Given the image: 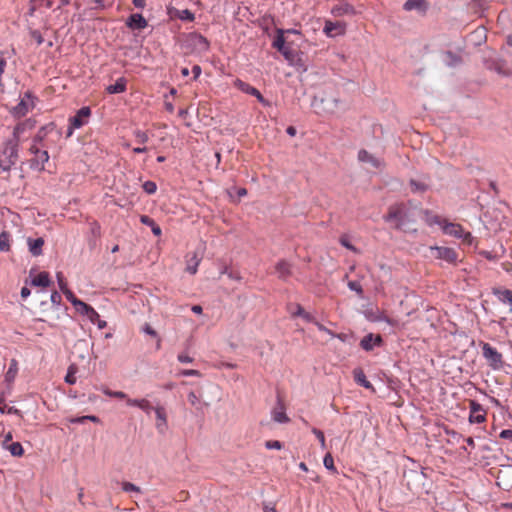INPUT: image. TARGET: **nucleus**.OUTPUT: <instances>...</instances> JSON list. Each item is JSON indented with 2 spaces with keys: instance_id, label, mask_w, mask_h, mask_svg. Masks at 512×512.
<instances>
[{
  "instance_id": "1",
  "label": "nucleus",
  "mask_w": 512,
  "mask_h": 512,
  "mask_svg": "<svg viewBox=\"0 0 512 512\" xmlns=\"http://www.w3.org/2000/svg\"><path fill=\"white\" fill-rule=\"evenodd\" d=\"M34 122L30 119L19 123L13 130V137L7 140L3 147L0 149V168L3 171H10L11 167L15 165L18 160V146L20 141V134L26 129H32Z\"/></svg>"
},
{
  "instance_id": "2",
  "label": "nucleus",
  "mask_w": 512,
  "mask_h": 512,
  "mask_svg": "<svg viewBox=\"0 0 512 512\" xmlns=\"http://www.w3.org/2000/svg\"><path fill=\"white\" fill-rule=\"evenodd\" d=\"M415 210L411 202L395 203L389 206L388 212L383 216V219L385 222H394V228L402 230L408 224L416 221Z\"/></svg>"
},
{
  "instance_id": "3",
  "label": "nucleus",
  "mask_w": 512,
  "mask_h": 512,
  "mask_svg": "<svg viewBox=\"0 0 512 512\" xmlns=\"http://www.w3.org/2000/svg\"><path fill=\"white\" fill-rule=\"evenodd\" d=\"M482 355L493 370H499L503 367L502 354L489 343H482Z\"/></svg>"
},
{
  "instance_id": "4",
  "label": "nucleus",
  "mask_w": 512,
  "mask_h": 512,
  "mask_svg": "<svg viewBox=\"0 0 512 512\" xmlns=\"http://www.w3.org/2000/svg\"><path fill=\"white\" fill-rule=\"evenodd\" d=\"M34 107L33 96L30 92H26L20 102L12 108L11 113L15 117L25 116L30 109Z\"/></svg>"
},
{
  "instance_id": "5",
  "label": "nucleus",
  "mask_w": 512,
  "mask_h": 512,
  "mask_svg": "<svg viewBox=\"0 0 512 512\" xmlns=\"http://www.w3.org/2000/svg\"><path fill=\"white\" fill-rule=\"evenodd\" d=\"M187 43L200 53L208 51L210 47L209 41L198 33H190L187 36Z\"/></svg>"
},
{
  "instance_id": "6",
  "label": "nucleus",
  "mask_w": 512,
  "mask_h": 512,
  "mask_svg": "<svg viewBox=\"0 0 512 512\" xmlns=\"http://www.w3.org/2000/svg\"><path fill=\"white\" fill-rule=\"evenodd\" d=\"M432 251L436 252L435 258L445 260L448 263L455 264L457 262L458 254L450 247L434 246L430 247Z\"/></svg>"
},
{
  "instance_id": "7",
  "label": "nucleus",
  "mask_w": 512,
  "mask_h": 512,
  "mask_svg": "<svg viewBox=\"0 0 512 512\" xmlns=\"http://www.w3.org/2000/svg\"><path fill=\"white\" fill-rule=\"evenodd\" d=\"M234 87H236L237 89H239L243 93H246V94H249V95H252V96L256 97L257 100L260 103H262L263 105H268V102L266 101V99L263 97V95L260 93V91L258 89H256L255 87L251 86L250 84L242 81L241 79H236L234 81Z\"/></svg>"
},
{
  "instance_id": "8",
  "label": "nucleus",
  "mask_w": 512,
  "mask_h": 512,
  "mask_svg": "<svg viewBox=\"0 0 512 512\" xmlns=\"http://www.w3.org/2000/svg\"><path fill=\"white\" fill-rule=\"evenodd\" d=\"M469 408V421L471 423H483L486 420V411L480 403L475 400H470Z\"/></svg>"
},
{
  "instance_id": "9",
  "label": "nucleus",
  "mask_w": 512,
  "mask_h": 512,
  "mask_svg": "<svg viewBox=\"0 0 512 512\" xmlns=\"http://www.w3.org/2000/svg\"><path fill=\"white\" fill-rule=\"evenodd\" d=\"M442 230L445 234L454 236L456 238H467L471 236L469 232L466 234L464 233V229L460 224L450 223L445 219L443 220Z\"/></svg>"
},
{
  "instance_id": "10",
  "label": "nucleus",
  "mask_w": 512,
  "mask_h": 512,
  "mask_svg": "<svg viewBox=\"0 0 512 512\" xmlns=\"http://www.w3.org/2000/svg\"><path fill=\"white\" fill-rule=\"evenodd\" d=\"M90 115L91 109L89 107L80 108L76 115L70 119L71 129L82 127L87 122V119L90 117Z\"/></svg>"
},
{
  "instance_id": "11",
  "label": "nucleus",
  "mask_w": 512,
  "mask_h": 512,
  "mask_svg": "<svg viewBox=\"0 0 512 512\" xmlns=\"http://www.w3.org/2000/svg\"><path fill=\"white\" fill-rule=\"evenodd\" d=\"M346 25L343 22H332L330 20L325 21L324 33L328 37H335L337 35H343L345 33Z\"/></svg>"
},
{
  "instance_id": "12",
  "label": "nucleus",
  "mask_w": 512,
  "mask_h": 512,
  "mask_svg": "<svg viewBox=\"0 0 512 512\" xmlns=\"http://www.w3.org/2000/svg\"><path fill=\"white\" fill-rule=\"evenodd\" d=\"M48 160L49 154L47 150H42L30 159V168L36 171H43L45 169V163H47Z\"/></svg>"
},
{
  "instance_id": "13",
  "label": "nucleus",
  "mask_w": 512,
  "mask_h": 512,
  "mask_svg": "<svg viewBox=\"0 0 512 512\" xmlns=\"http://www.w3.org/2000/svg\"><path fill=\"white\" fill-rule=\"evenodd\" d=\"M126 25L133 30H141L147 26L146 19L138 13L132 14L126 21Z\"/></svg>"
},
{
  "instance_id": "14",
  "label": "nucleus",
  "mask_w": 512,
  "mask_h": 512,
  "mask_svg": "<svg viewBox=\"0 0 512 512\" xmlns=\"http://www.w3.org/2000/svg\"><path fill=\"white\" fill-rule=\"evenodd\" d=\"M382 343V338L380 335L374 337L372 333L364 336L360 341V347L365 351H371L374 345H380Z\"/></svg>"
},
{
  "instance_id": "15",
  "label": "nucleus",
  "mask_w": 512,
  "mask_h": 512,
  "mask_svg": "<svg viewBox=\"0 0 512 512\" xmlns=\"http://www.w3.org/2000/svg\"><path fill=\"white\" fill-rule=\"evenodd\" d=\"M275 270L278 274V278L284 281L292 275L291 265L286 260H280L277 262Z\"/></svg>"
},
{
  "instance_id": "16",
  "label": "nucleus",
  "mask_w": 512,
  "mask_h": 512,
  "mask_svg": "<svg viewBox=\"0 0 512 512\" xmlns=\"http://www.w3.org/2000/svg\"><path fill=\"white\" fill-rule=\"evenodd\" d=\"M358 160L360 162L369 163L374 168H380L382 166V162L365 149H361L358 152Z\"/></svg>"
},
{
  "instance_id": "17",
  "label": "nucleus",
  "mask_w": 512,
  "mask_h": 512,
  "mask_svg": "<svg viewBox=\"0 0 512 512\" xmlns=\"http://www.w3.org/2000/svg\"><path fill=\"white\" fill-rule=\"evenodd\" d=\"M27 243L29 246V251L33 256L42 255V253H43L42 247L44 246V243H45L44 239L42 237H39L36 239L28 238Z\"/></svg>"
},
{
  "instance_id": "18",
  "label": "nucleus",
  "mask_w": 512,
  "mask_h": 512,
  "mask_svg": "<svg viewBox=\"0 0 512 512\" xmlns=\"http://www.w3.org/2000/svg\"><path fill=\"white\" fill-rule=\"evenodd\" d=\"M353 376H354L355 382L358 385L363 386L367 389H371L372 391H375L373 385L367 380L366 375L362 368H355L353 370Z\"/></svg>"
},
{
  "instance_id": "19",
  "label": "nucleus",
  "mask_w": 512,
  "mask_h": 512,
  "mask_svg": "<svg viewBox=\"0 0 512 512\" xmlns=\"http://www.w3.org/2000/svg\"><path fill=\"white\" fill-rule=\"evenodd\" d=\"M331 13L336 17H340L343 15L355 14V9L352 5L348 3H342L339 5H335L331 9Z\"/></svg>"
},
{
  "instance_id": "20",
  "label": "nucleus",
  "mask_w": 512,
  "mask_h": 512,
  "mask_svg": "<svg viewBox=\"0 0 512 512\" xmlns=\"http://www.w3.org/2000/svg\"><path fill=\"white\" fill-rule=\"evenodd\" d=\"M55 128H56V126L54 123H49V124L41 127L38 130L37 134L35 135L33 142L42 143L46 139V137L49 133L55 132Z\"/></svg>"
},
{
  "instance_id": "21",
  "label": "nucleus",
  "mask_w": 512,
  "mask_h": 512,
  "mask_svg": "<svg viewBox=\"0 0 512 512\" xmlns=\"http://www.w3.org/2000/svg\"><path fill=\"white\" fill-rule=\"evenodd\" d=\"M428 180H429V176L428 175L424 176L423 181H418V180H415V179H410L409 185H410L411 191L414 192V193H417V192L424 193V192H426L429 189V185L427 183Z\"/></svg>"
},
{
  "instance_id": "22",
  "label": "nucleus",
  "mask_w": 512,
  "mask_h": 512,
  "mask_svg": "<svg viewBox=\"0 0 512 512\" xmlns=\"http://www.w3.org/2000/svg\"><path fill=\"white\" fill-rule=\"evenodd\" d=\"M492 293L503 303L512 306V290L505 288H493Z\"/></svg>"
},
{
  "instance_id": "23",
  "label": "nucleus",
  "mask_w": 512,
  "mask_h": 512,
  "mask_svg": "<svg viewBox=\"0 0 512 512\" xmlns=\"http://www.w3.org/2000/svg\"><path fill=\"white\" fill-rule=\"evenodd\" d=\"M491 69L495 70L499 75L509 77L512 75V70L507 66L505 60L493 61Z\"/></svg>"
},
{
  "instance_id": "24",
  "label": "nucleus",
  "mask_w": 512,
  "mask_h": 512,
  "mask_svg": "<svg viewBox=\"0 0 512 512\" xmlns=\"http://www.w3.org/2000/svg\"><path fill=\"white\" fill-rule=\"evenodd\" d=\"M52 284V281L50 279V275L48 272H40L37 276H35L31 280L32 286H41V287H49Z\"/></svg>"
},
{
  "instance_id": "25",
  "label": "nucleus",
  "mask_w": 512,
  "mask_h": 512,
  "mask_svg": "<svg viewBox=\"0 0 512 512\" xmlns=\"http://www.w3.org/2000/svg\"><path fill=\"white\" fill-rule=\"evenodd\" d=\"M126 86V78L120 77L115 84L107 86L106 91L108 94H119L126 91Z\"/></svg>"
},
{
  "instance_id": "26",
  "label": "nucleus",
  "mask_w": 512,
  "mask_h": 512,
  "mask_svg": "<svg viewBox=\"0 0 512 512\" xmlns=\"http://www.w3.org/2000/svg\"><path fill=\"white\" fill-rule=\"evenodd\" d=\"M421 213L423 214V218L425 220V222L429 225V226H433V225H440L442 227L443 225V220L441 219L440 216L434 214L432 211L430 210H421Z\"/></svg>"
},
{
  "instance_id": "27",
  "label": "nucleus",
  "mask_w": 512,
  "mask_h": 512,
  "mask_svg": "<svg viewBox=\"0 0 512 512\" xmlns=\"http://www.w3.org/2000/svg\"><path fill=\"white\" fill-rule=\"evenodd\" d=\"M273 46L278 49L286 58H289L290 51L288 50V47L285 46V39L282 33H279L274 42Z\"/></svg>"
},
{
  "instance_id": "28",
  "label": "nucleus",
  "mask_w": 512,
  "mask_h": 512,
  "mask_svg": "<svg viewBox=\"0 0 512 512\" xmlns=\"http://www.w3.org/2000/svg\"><path fill=\"white\" fill-rule=\"evenodd\" d=\"M140 222L142 224H144V225L149 226V228H151V230H152V232H153V234L155 236H160L161 235L162 231H161L160 226L158 224H156V222L152 218H150L149 216L142 215L140 217Z\"/></svg>"
},
{
  "instance_id": "29",
  "label": "nucleus",
  "mask_w": 512,
  "mask_h": 512,
  "mask_svg": "<svg viewBox=\"0 0 512 512\" xmlns=\"http://www.w3.org/2000/svg\"><path fill=\"white\" fill-rule=\"evenodd\" d=\"M403 7L406 11L413 9L426 11L427 5L425 0H407Z\"/></svg>"
},
{
  "instance_id": "30",
  "label": "nucleus",
  "mask_w": 512,
  "mask_h": 512,
  "mask_svg": "<svg viewBox=\"0 0 512 512\" xmlns=\"http://www.w3.org/2000/svg\"><path fill=\"white\" fill-rule=\"evenodd\" d=\"M127 404L130 406H137L147 413L153 409L150 402L146 399H128Z\"/></svg>"
},
{
  "instance_id": "31",
  "label": "nucleus",
  "mask_w": 512,
  "mask_h": 512,
  "mask_svg": "<svg viewBox=\"0 0 512 512\" xmlns=\"http://www.w3.org/2000/svg\"><path fill=\"white\" fill-rule=\"evenodd\" d=\"M18 367H17V361L15 359L11 360L10 366L8 371L5 375V381L8 383H11L14 381L16 375H17Z\"/></svg>"
},
{
  "instance_id": "32",
  "label": "nucleus",
  "mask_w": 512,
  "mask_h": 512,
  "mask_svg": "<svg viewBox=\"0 0 512 512\" xmlns=\"http://www.w3.org/2000/svg\"><path fill=\"white\" fill-rule=\"evenodd\" d=\"M200 263V258H198L197 254L194 253L190 259L187 260L186 271L190 274H195L197 272L198 265Z\"/></svg>"
},
{
  "instance_id": "33",
  "label": "nucleus",
  "mask_w": 512,
  "mask_h": 512,
  "mask_svg": "<svg viewBox=\"0 0 512 512\" xmlns=\"http://www.w3.org/2000/svg\"><path fill=\"white\" fill-rule=\"evenodd\" d=\"M10 250V234L7 231L0 233V251L8 252Z\"/></svg>"
},
{
  "instance_id": "34",
  "label": "nucleus",
  "mask_w": 512,
  "mask_h": 512,
  "mask_svg": "<svg viewBox=\"0 0 512 512\" xmlns=\"http://www.w3.org/2000/svg\"><path fill=\"white\" fill-rule=\"evenodd\" d=\"M154 411H155V414H156V417H157V420H158V423H157V427L160 428L161 426H166L167 425V417H166V411L163 407H156L154 408Z\"/></svg>"
},
{
  "instance_id": "35",
  "label": "nucleus",
  "mask_w": 512,
  "mask_h": 512,
  "mask_svg": "<svg viewBox=\"0 0 512 512\" xmlns=\"http://www.w3.org/2000/svg\"><path fill=\"white\" fill-rule=\"evenodd\" d=\"M273 420L278 423H287L289 418L287 417L284 407L281 405L280 410L275 409L272 413Z\"/></svg>"
},
{
  "instance_id": "36",
  "label": "nucleus",
  "mask_w": 512,
  "mask_h": 512,
  "mask_svg": "<svg viewBox=\"0 0 512 512\" xmlns=\"http://www.w3.org/2000/svg\"><path fill=\"white\" fill-rule=\"evenodd\" d=\"M13 456L20 457L24 453V449L20 442H14L5 447Z\"/></svg>"
},
{
  "instance_id": "37",
  "label": "nucleus",
  "mask_w": 512,
  "mask_h": 512,
  "mask_svg": "<svg viewBox=\"0 0 512 512\" xmlns=\"http://www.w3.org/2000/svg\"><path fill=\"white\" fill-rule=\"evenodd\" d=\"M446 58H447V64L449 66H456L458 64H460L462 62V58L460 55H457L455 53H453L452 51H447L446 52Z\"/></svg>"
},
{
  "instance_id": "38",
  "label": "nucleus",
  "mask_w": 512,
  "mask_h": 512,
  "mask_svg": "<svg viewBox=\"0 0 512 512\" xmlns=\"http://www.w3.org/2000/svg\"><path fill=\"white\" fill-rule=\"evenodd\" d=\"M323 463H324V466L332 471L333 473H336L337 472V469L334 465V459L331 455V453H327L325 456H324V459H323Z\"/></svg>"
},
{
  "instance_id": "39",
  "label": "nucleus",
  "mask_w": 512,
  "mask_h": 512,
  "mask_svg": "<svg viewBox=\"0 0 512 512\" xmlns=\"http://www.w3.org/2000/svg\"><path fill=\"white\" fill-rule=\"evenodd\" d=\"M92 307L88 304H86L85 302L83 301H79L77 302V305L75 306V309L77 310V312H79L80 314L82 315H85L88 314V312H91V309Z\"/></svg>"
},
{
  "instance_id": "40",
  "label": "nucleus",
  "mask_w": 512,
  "mask_h": 512,
  "mask_svg": "<svg viewBox=\"0 0 512 512\" xmlns=\"http://www.w3.org/2000/svg\"><path fill=\"white\" fill-rule=\"evenodd\" d=\"M178 17L181 20L193 21L195 19L194 14L189 9H184L178 12Z\"/></svg>"
},
{
  "instance_id": "41",
  "label": "nucleus",
  "mask_w": 512,
  "mask_h": 512,
  "mask_svg": "<svg viewBox=\"0 0 512 512\" xmlns=\"http://www.w3.org/2000/svg\"><path fill=\"white\" fill-rule=\"evenodd\" d=\"M76 367L74 365H71L68 369V373L65 377V382L68 384H74L76 382Z\"/></svg>"
},
{
  "instance_id": "42",
  "label": "nucleus",
  "mask_w": 512,
  "mask_h": 512,
  "mask_svg": "<svg viewBox=\"0 0 512 512\" xmlns=\"http://www.w3.org/2000/svg\"><path fill=\"white\" fill-rule=\"evenodd\" d=\"M134 136L136 138V141L140 144H144L149 140V136L145 131L136 130L134 132Z\"/></svg>"
},
{
  "instance_id": "43",
  "label": "nucleus",
  "mask_w": 512,
  "mask_h": 512,
  "mask_svg": "<svg viewBox=\"0 0 512 512\" xmlns=\"http://www.w3.org/2000/svg\"><path fill=\"white\" fill-rule=\"evenodd\" d=\"M142 187L147 194H153L156 192L157 189L156 183L150 180L144 182Z\"/></svg>"
},
{
  "instance_id": "44",
  "label": "nucleus",
  "mask_w": 512,
  "mask_h": 512,
  "mask_svg": "<svg viewBox=\"0 0 512 512\" xmlns=\"http://www.w3.org/2000/svg\"><path fill=\"white\" fill-rule=\"evenodd\" d=\"M188 401L189 403L196 407L197 409H201L200 405H201V402H200V399L199 397L195 394V392L191 391L189 394H188Z\"/></svg>"
},
{
  "instance_id": "45",
  "label": "nucleus",
  "mask_w": 512,
  "mask_h": 512,
  "mask_svg": "<svg viewBox=\"0 0 512 512\" xmlns=\"http://www.w3.org/2000/svg\"><path fill=\"white\" fill-rule=\"evenodd\" d=\"M62 292L67 298V300L70 301L74 307L77 305V302L80 301L69 288H65V290Z\"/></svg>"
},
{
  "instance_id": "46",
  "label": "nucleus",
  "mask_w": 512,
  "mask_h": 512,
  "mask_svg": "<svg viewBox=\"0 0 512 512\" xmlns=\"http://www.w3.org/2000/svg\"><path fill=\"white\" fill-rule=\"evenodd\" d=\"M339 242L342 246H344L345 248L353 251V252H357V248L351 244V242L349 241L348 237L346 235H343L340 237L339 239Z\"/></svg>"
},
{
  "instance_id": "47",
  "label": "nucleus",
  "mask_w": 512,
  "mask_h": 512,
  "mask_svg": "<svg viewBox=\"0 0 512 512\" xmlns=\"http://www.w3.org/2000/svg\"><path fill=\"white\" fill-rule=\"evenodd\" d=\"M90 230L92 235L97 239L101 236V227L97 221H93L90 223Z\"/></svg>"
},
{
  "instance_id": "48",
  "label": "nucleus",
  "mask_w": 512,
  "mask_h": 512,
  "mask_svg": "<svg viewBox=\"0 0 512 512\" xmlns=\"http://www.w3.org/2000/svg\"><path fill=\"white\" fill-rule=\"evenodd\" d=\"M122 489L125 491V492H130V491H134V492H140V488L136 485H134L133 483H130V482H122Z\"/></svg>"
},
{
  "instance_id": "49",
  "label": "nucleus",
  "mask_w": 512,
  "mask_h": 512,
  "mask_svg": "<svg viewBox=\"0 0 512 512\" xmlns=\"http://www.w3.org/2000/svg\"><path fill=\"white\" fill-rule=\"evenodd\" d=\"M56 277H57V282H58V285H59V288L61 291H64L65 288H68L66 279L64 278L62 272H58L56 274Z\"/></svg>"
},
{
  "instance_id": "50",
  "label": "nucleus",
  "mask_w": 512,
  "mask_h": 512,
  "mask_svg": "<svg viewBox=\"0 0 512 512\" xmlns=\"http://www.w3.org/2000/svg\"><path fill=\"white\" fill-rule=\"evenodd\" d=\"M348 286L351 290L353 291H356L359 295H361L363 293V289H362V286L359 282L357 281H350L348 283Z\"/></svg>"
},
{
  "instance_id": "51",
  "label": "nucleus",
  "mask_w": 512,
  "mask_h": 512,
  "mask_svg": "<svg viewBox=\"0 0 512 512\" xmlns=\"http://www.w3.org/2000/svg\"><path fill=\"white\" fill-rule=\"evenodd\" d=\"M265 446L268 449H281L282 443L278 440H270L265 443Z\"/></svg>"
},
{
  "instance_id": "52",
  "label": "nucleus",
  "mask_w": 512,
  "mask_h": 512,
  "mask_svg": "<svg viewBox=\"0 0 512 512\" xmlns=\"http://www.w3.org/2000/svg\"><path fill=\"white\" fill-rule=\"evenodd\" d=\"M312 432L317 437V439H319V441L321 443V446L325 447V436H324V433L321 430L317 429V428H313Z\"/></svg>"
},
{
  "instance_id": "53",
  "label": "nucleus",
  "mask_w": 512,
  "mask_h": 512,
  "mask_svg": "<svg viewBox=\"0 0 512 512\" xmlns=\"http://www.w3.org/2000/svg\"><path fill=\"white\" fill-rule=\"evenodd\" d=\"M31 37L37 42L38 45H41L44 41L41 33L37 30L31 31Z\"/></svg>"
},
{
  "instance_id": "54",
  "label": "nucleus",
  "mask_w": 512,
  "mask_h": 512,
  "mask_svg": "<svg viewBox=\"0 0 512 512\" xmlns=\"http://www.w3.org/2000/svg\"><path fill=\"white\" fill-rule=\"evenodd\" d=\"M143 331L152 337H158V333L148 323L143 326Z\"/></svg>"
},
{
  "instance_id": "55",
  "label": "nucleus",
  "mask_w": 512,
  "mask_h": 512,
  "mask_svg": "<svg viewBox=\"0 0 512 512\" xmlns=\"http://www.w3.org/2000/svg\"><path fill=\"white\" fill-rule=\"evenodd\" d=\"M50 298H51V302L55 305H59L62 300L61 295L57 291L52 292Z\"/></svg>"
},
{
  "instance_id": "56",
  "label": "nucleus",
  "mask_w": 512,
  "mask_h": 512,
  "mask_svg": "<svg viewBox=\"0 0 512 512\" xmlns=\"http://www.w3.org/2000/svg\"><path fill=\"white\" fill-rule=\"evenodd\" d=\"M90 310L91 312H88L86 316L90 319L91 322L95 323L96 320H99V314L93 307Z\"/></svg>"
},
{
  "instance_id": "57",
  "label": "nucleus",
  "mask_w": 512,
  "mask_h": 512,
  "mask_svg": "<svg viewBox=\"0 0 512 512\" xmlns=\"http://www.w3.org/2000/svg\"><path fill=\"white\" fill-rule=\"evenodd\" d=\"M500 437L502 439H506V440H509L512 442V430H510V429L502 430L500 433Z\"/></svg>"
},
{
  "instance_id": "58",
  "label": "nucleus",
  "mask_w": 512,
  "mask_h": 512,
  "mask_svg": "<svg viewBox=\"0 0 512 512\" xmlns=\"http://www.w3.org/2000/svg\"><path fill=\"white\" fill-rule=\"evenodd\" d=\"M181 374L183 376H197L199 377L201 374L198 370H194V369H187V370H183L181 372Z\"/></svg>"
},
{
  "instance_id": "59",
  "label": "nucleus",
  "mask_w": 512,
  "mask_h": 512,
  "mask_svg": "<svg viewBox=\"0 0 512 512\" xmlns=\"http://www.w3.org/2000/svg\"><path fill=\"white\" fill-rule=\"evenodd\" d=\"M107 394L112 397L119 398V399L126 398V394L122 391L107 392Z\"/></svg>"
},
{
  "instance_id": "60",
  "label": "nucleus",
  "mask_w": 512,
  "mask_h": 512,
  "mask_svg": "<svg viewBox=\"0 0 512 512\" xmlns=\"http://www.w3.org/2000/svg\"><path fill=\"white\" fill-rule=\"evenodd\" d=\"M178 360L181 363H191L193 361V359L190 356L185 355V354H179L178 355Z\"/></svg>"
},
{
  "instance_id": "61",
  "label": "nucleus",
  "mask_w": 512,
  "mask_h": 512,
  "mask_svg": "<svg viewBox=\"0 0 512 512\" xmlns=\"http://www.w3.org/2000/svg\"><path fill=\"white\" fill-rule=\"evenodd\" d=\"M295 307H296V311L292 312V316L293 317H297V316L301 317L305 310L303 309V307L300 304H296Z\"/></svg>"
},
{
  "instance_id": "62",
  "label": "nucleus",
  "mask_w": 512,
  "mask_h": 512,
  "mask_svg": "<svg viewBox=\"0 0 512 512\" xmlns=\"http://www.w3.org/2000/svg\"><path fill=\"white\" fill-rule=\"evenodd\" d=\"M192 73L194 74V79H197L201 74V67L199 65H194L192 67Z\"/></svg>"
},
{
  "instance_id": "63",
  "label": "nucleus",
  "mask_w": 512,
  "mask_h": 512,
  "mask_svg": "<svg viewBox=\"0 0 512 512\" xmlns=\"http://www.w3.org/2000/svg\"><path fill=\"white\" fill-rule=\"evenodd\" d=\"M38 143H35L33 142V144L31 145V147L29 148V152L33 155L39 153L40 151H42L38 146H37Z\"/></svg>"
},
{
  "instance_id": "64",
  "label": "nucleus",
  "mask_w": 512,
  "mask_h": 512,
  "mask_svg": "<svg viewBox=\"0 0 512 512\" xmlns=\"http://www.w3.org/2000/svg\"><path fill=\"white\" fill-rule=\"evenodd\" d=\"M30 293H31L30 289L27 288L26 286L21 289V297L22 298H27L30 295Z\"/></svg>"
}]
</instances>
